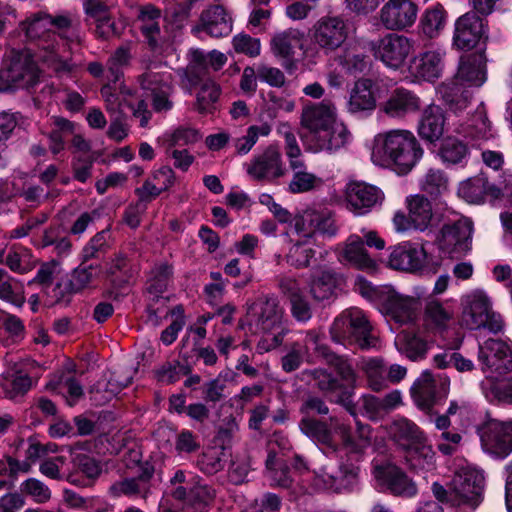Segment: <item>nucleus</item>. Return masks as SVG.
Wrapping results in <instances>:
<instances>
[{"label":"nucleus","mask_w":512,"mask_h":512,"mask_svg":"<svg viewBox=\"0 0 512 512\" xmlns=\"http://www.w3.org/2000/svg\"><path fill=\"white\" fill-rule=\"evenodd\" d=\"M316 238L334 237L337 234L335 219L327 209H306L302 211Z\"/></svg>","instance_id":"c03bdc74"},{"label":"nucleus","mask_w":512,"mask_h":512,"mask_svg":"<svg viewBox=\"0 0 512 512\" xmlns=\"http://www.w3.org/2000/svg\"><path fill=\"white\" fill-rule=\"evenodd\" d=\"M64 19H53L45 14H35L23 22L22 26L26 36L30 39H40V47L43 50L41 58L44 62L53 66L55 71H61L63 63L60 60V41L62 37L56 34L61 29Z\"/></svg>","instance_id":"0eeeda50"},{"label":"nucleus","mask_w":512,"mask_h":512,"mask_svg":"<svg viewBox=\"0 0 512 512\" xmlns=\"http://www.w3.org/2000/svg\"><path fill=\"white\" fill-rule=\"evenodd\" d=\"M426 257L427 254L423 247L404 242L392 249L388 264L395 270L414 272L423 267Z\"/></svg>","instance_id":"c85d7f7f"},{"label":"nucleus","mask_w":512,"mask_h":512,"mask_svg":"<svg viewBox=\"0 0 512 512\" xmlns=\"http://www.w3.org/2000/svg\"><path fill=\"white\" fill-rule=\"evenodd\" d=\"M299 427L326 455L335 454L341 444L350 445V427L338 420L331 419L328 424L307 417L300 421Z\"/></svg>","instance_id":"1a4fd4ad"},{"label":"nucleus","mask_w":512,"mask_h":512,"mask_svg":"<svg viewBox=\"0 0 512 512\" xmlns=\"http://www.w3.org/2000/svg\"><path fill=\"white\" fill-rule=\"evenodd\" d=\"M455 119L451 122L454 133L466 139L474 141H487L497 136V131L489 120L484 102H480L476 108L461 114H453Z\"/></svg>","instance_id":"9b49d317"},{"label":"nucleus","mask_w":512,"mask_h":512,"mask_svg":"<svg viewBox=\"0 0 512 512\" xmlns=\"http://www.w3.org/2000/svg\"><path fill=\"white\" fill-rule=\"evenodd\" d=\"M438 155L441 161L448 167H464L469 159L468 146L454 137H447L441 144Z\"/></svg>","instance_id":"a18cd8bd"},{"label":"nucleus","mask_w":512,"mask_h":512,"mask_svg":"<svg viewBox=\"0 0 512 512\" xmlns=\"http://www.w3.org/2000/svg\"><path fill=\"white\" fill-rule=\"evenodd\" d=\"M496 190L483 175H477L460 183L458 195L468 203H482L487 194L497 195Z\"/></svg>","instance_id":"ea45409f"},{"label":"nucleus","mask_w":512,"mask_h":512,"mask_svg":"<svg viewBox=\"0 0 512 512\" xmlns=\"http://www.w3.org/2000/svg\"><path fill=\"white\" fill-rule=\"evenodd\" d=\"M301 125L307 131L303 143L309 152L329 154L344 148L352 140L347 126L337 120V110L329 101L309 103L302 109Z\"/></svg>","instance_id":"f257e3e1"},{"label":"nucleus","mask_w":512,"mask_h":512,"mask_svg":"<svg viewBox=\"0 0 512 512\" xmlns=\"http://www.w3.org/2000/svg\"><path fill=\"white\" fill-rule=\"evenodd\" d=\"M203 29L212 37H226L232 32L233 21L221 5H212L201 14Z\"/></svg>","instance_id":"473e14b6"},{"label":"nucleus","mask_w":512,"mask_h":512,"mask_svg":"<svg viewBox=\"0 0 512 512\" xmlns=\"http://www.w3.org/2000/svg\"><path fill=\"white\" fill-rule=\"evenodd\" d=\"M422 156L423 149L410 130L392 129L374 137L373 163L381 167L392 166L398 174L410 172Z\"/></svg>","instance_id":"f03ea898"},{"label":"nucleus","mask_w":512,"mask_h":512,"mask_svg":"<svg viewBox=\"0 0 512 512\" xmlns=\"http://www.w3.org/2000/svg\"><path fill=\"white\" fill-rule=\"evenodd\" d=\"M372 86V81L367 78H361L355 82L347 101V111L350 114L371 113L375 109L376 99Z\"/></svg>","instance_id":"7c9ffc66"},{"label":"nucleus","mask_w":512,"mask_h":512,"mask_svg":"<svg viewBox=\"0 0 512 512\" xmlns=\"http://www.w3.org/2000/svg\"><path fill=\"white\" fill-rule=\"evenodd\" d=\"M445 118L442 109L434 104L428 105L422 114L418 134L429 142L437 141L444 133Z\"/></svg>","instance_id":"c9c22d12"},{"label":"nucleus","mask_w":512,"mask_h":512,"mask_svg":"<svg viewBox=\"0 0 512 512\" xmlns=\"http://www.w3.org/2000/svg\"><path fill=\"white\" fill-rule=\"evenodd\" d=\"M316 352L323 357V359L332 365L340 377L347 383L355 381V372L351 363L344 357L338 356L331 352L327 346H317Z\"/></svg>","instance_id":"680f3d73"},{"label":"nucleus","mask_w":512,"mask_h":512,"mask_svg":"<svg viewBox=\"0 0 512 512\" xmlns=\"http://www.w3.org/2000/svg\"><path fill=\"white\" fill-rule=\"evenodd\" d=\"M433 364L439 369L454 367L458 372H469L475 368L472 360L452 350H445L434 355Z\"/></svg>","instance_id":"bf43d9fd"},{"label":"nucleus","mask_w":512,"mask_h":512,"mask_svg":"<svg viewBox=\"0 0 512 512\" xmlns=\"http://www.w3.org/2000/svg\"><path fill=\"white\" fill-rule=\"evenodd\" d=\"M423 106L420 97L406 88H396L382 104L381 110L391 118L404 119L418 113Z\"/></svg>","instance_id":"cd10ccee"},{"label":"nucleus","mask_w":512,"mask_h":512,"mask_svg":"<svg viewBox=\"0 0 512 512\" xmlns=\"http://www.w3.org/2000/svg\"><path fill=\"white\" fill-rule=\"evenodd\" d=\"M32 386L31 378L22 372L8 373L3 376L1 383L6 398L15 400L23 396Z\"/></svg>","instance_id":"4d7b16f0"},{"label":"nucleus","mask_w":512,"mask_h":512,"mask_svg":"<svg viewBox=\"0 0 512 512\" xmlns=\"http://www.w3.org/2000/svg\"><path fill=\"white\" fill-rule=\"evenodd\" d=\"M246 324L253 333H262L257 344L259 353L269 352L280 346L286 334L284 308L275 296H262L247 308Z\"/></svg>","instance_id":"20e7f679"},{"label":"nucleus","mask_w":512,"mask_h":512,"mask_svg":"<svg viewBox=\"0 0 512 512\" xmlns=\"http://www.w3.org/2000/svg\"><path fill=\"white\" fill-rule=\"evenodd\" d=\"M266 470L267 478L271 481L272 486L281 488L291 487L293 479L288 467L284 464L283 459L273 452L268 453Z\"/></svg>","instance_id":"3c124183"},{"label":"nucleus","mask_w":512,"mask_h":512,"mask_svg":"<svg viewBox=\"0 0 512 512\" xmlns=\"http://www.w3.org/2000/svg\"><path fill=\"white\" fill-rule=\"evenodd\" d=\"M347 37L348 27L338 17L321 18L313 28V42L325 54H329L341 47Z\"/></svg>","instance_id":"5701e85b"},{"label":"nucleus","mask_w":512,"mask_h":512,"mask_svg":"<svg viewBox=\"0 0 512 512\" xmlns=\"http://www.w3.org/2000/svg\"><path fill=\"white\" fill-rule=\"evenodd\" d=\"M450 380L438 374L433 376L429 370L423 371L411 386V396L416 405L423 409H429L437 396H446L449 390Z\"/></svg>","instance_id":"4be33fe9"},{"label":"nucleus","mask_w":512,"mask_h":512,"mask_svg":"<svg viewBox=\"0 0 512 512\" xmlns=\"http://www.w3.org/2000/svg\"><path fill=\"white\" fill-rule=\"evenodd\" d=\"M462 326L470 330L487 329L498 333L503 329L501 315L493 310L492 302L484 290H474L462 298Z\"/></svg>","instance_id":"6e6552de"},{"label":"nucleus","mask_w":512,"mask_h":512,"mask_svg":"<svg viewBox=\"0 0 512 512\" xmlns=\"http://www.w3.org/2000/svg\"><path fill=\"white\" fill-rule=\"evenodd\" d=\"M5 264L16 273L25 274L33 268L32 256L26 248L11 249L7 254Z\"/></svg>","instance_id":"774afa93"},{"label":"nucleus","mask_w":512,"mask_h":512,"mask_svg":"<svg viewBox=\"0 0 512 512\" xmlns=\"http://www.w3.org/2000/svg\"><path fill=\"white\" fill-rule=\"evenodd\" d=\"M304 34L296 29H289L277 34L272 39L273 52L282 58L292 59L304 46Z\"/></svg>","instance_id":"a19ab883"},{"label":"nucleus","mask_w":512,"mask_h":512,"mask_svg":"<svg viewBox=\"0 0 512 512\" xmlns=\"http://www.w3.org/2000/svg\"><path fill=\"white\" fill-rule=\"evenodd\" d=\"M227 452L223 446L208 448L200 457V469L206 474H215L222 470L227 461Z\"/></svg>","instance_id":"e2e57ef3"},{"label":"nucleus","mask_w":512,"mask_h":512,"mask_svg":"<svg viewBox=\"0 0 512 512\" xmlns=\"http://www.w3.org/2000/svg\"><path fill=\"white\" fill-rule=\"evenodd\" d=\"M486 80V66L481 54L461 57L454 79L439 89L448 112L461 115L471 106L472 89L481 87Z\"/></svg>","instance_id":"7ed1b4c3"},{"label":"nucleus","mask_w":512,"mask_h":512,"mask_svg":"<svg viewBox=\"0 0 512 512\" xmlns=\"http://www.w3.org/2000/svg\"><path fill=\"white\" fill-rule=\"evenodd\" d=\"M243 168L250 179L265 183H272L286 173L282 154L276 145H269L253 155Z\"/></svg>","instance_id":"f8f14e48"},{"label":"nucleus","mask_w":512,"mask_h":512,"mask_svg":"<svg viewBox=\"0 0 512 512\" xmlns=\"http://www.w3.org/2000/svg\"><path fill=\"white\" fill-rule=\"evenodd\" d=\"M336 286V273L331 269L320 268L314 272L310 283V293L317 301L329 300L333 297Z\"/></svg>","instance_id":"49530a36"},{"label":"nucleus","mask_w":512,"mask_h":512,"mask_svg":"<svg viewBox=\"0 0 512 512\" xmlns=\"http://www.w3.org/2000/svg\"><path fill=\"white\" fill-rule=\"evenodd\" d=\"M289 247L285 255L287 263L295 268H307L315 257V243L293 238L289 232L285 234Z\"/></svg>","instance_id":"37998d69"},{"label":"nucleus","mask_w":512,"mask_h":512,"mask_svg":"<svg viewBox=\"0 0 512 512\" xmlns=\"http://www.w3.org/2000/svg\"><path fill=\"white\" fill-rule=\"evenodd\" d=\"M421 189L427 194L437 197L448 190V179L439 169H429L420 182Z\"/></svg>","instance_id":"69168bd1"},{"label":"nucleus","mask_w":512,"mask_h":512,"mask_svg":"<svg viewBox=\"0 0 512 512\" xmlns=\"http://www.w3.org/2000/svg\"><path fill=\"white\" fill-rule=\"evenodd\" d=\"M137 81L143 90L150 92L156 113H166L173 108L170 98L173 91L171 73L147 71L138 76Z\"/></svg>","instance_id":"6ab92c4d"},{"label":"nucleus","mask_w":512,"mask_h":512,"mask_svg":"<svg viewBox=\"0 0 512 512\" xmlns=\"http://www.w3.org/2000/svg\"><path fill=\"white\" fill-rule=\"evenodd\" d=\"M271 132V126L267 123L248 127L245 135L234 140V147L239 155H246L257 143L259 137H267Z\"/></svg>","instance_id":"052dcab7"},{"label":"nucleus","mask_w":512,"mask_h":512,"mask_svg":"<svg viewBox=\"0 0 512 512\" xmlns=\"http://www.w3.org/2000/svg\"><path fill=\"white\" fill-rule=\"evenodd\" d=\"M372 475L380 490L406 498L414 497L418 493L416 484L389 460L375 458L372 461Z\"/></svg>","instance_id":"9d476101"},{"label":"nucleus","mask_w":512,"mask_h":512,"mask_svg":"<svg viewBox=\"0 0 512 512\" xmlns=\"http://www.w3.org/2000/svg\"><path fill=\"white\" fill-rule=\"evenodd\" d=\"M2 327L5 337L2 339V345L9 347L21 344L26 338V326L24 321L11 313H4Z\"/></svg>","instance_id":"5fc2aeb1"},{"label":"nucleus","mask_w":512,"mask_h":512,"mask_svg":"<svg viewBox=\"0 0 512 512\" xmlns=\"http://www.w3.org/2000/svg\"><path fill=\"white\" fill-rule=\"evenodd\" d=\"M63 281L64 273L61 263L51 261L40 267L35 278L29 284H39L46 296L47 305L53 306L64 297Z\"/></svg>","instance_id":"a878e982"},{"label":"nucleus","mask_w":512,"mask_h":512,"mask_svg":"<svg viewBox=\"0 0 512 512\" xmlns=\"http://www.w3.org/2000/svg\"><path fill=\"white\" fill-rule=\"evenodd\" d=\"M172 496L192 506L195 512H204L206 506L213 500L215 492L211 487L202 484L198 477L197 482L191 486L176 487Z\"/></svg>","instance_id":"2f4dec72"},{"label":"nucleus","mask_w":512,"mask_h":512,"mask_svg":"<svg viewBox=\"0 0 512 512\" xmlns=\"http://www.w3.org/2000/svg\"><path fill=\"white\" fill-rule=\"evenodd\" d=\"M153 476V470L146 468L138 477L127 478L115 482L110 487V493L114 497L142 495L146 497L149 493V481Z\"/></svg>","instance_id":"79ce46f5"},{"label":"nucleus","mask_w":512,"mask_h":512,"mask_svg":"<svg viewBox=\"0 0 512 512\" xmlns=\"http://www.w3.org/2000/svg\"><path fill=\"white\" fill-rule=\"evenodd\" d=\"M344 196L347 209L356 216L368 214L384 200V194L378 187L360 181L347 183Z\"/></svg>","instance_id":"aec40b11"},{"label":"nucleus","mask_w":512,"mask_h":512,"mask_svg":"<svg viewBox=\"0 0 512 512\" xmlns=\"http://www.w3.org/2000/svg\"><path fill=\"white\" fill-rule=\"evenodd\" d=\"M478 360L484 373L490 377L503 376L512 371V344L488 339L478 347Z\"/></svg>","instance_id":"dca6fc26"},{"label":"nucleus","mask_w":512,"mask_h":512,"mask_svg":"<svg viewBox=\"0 0 512 512\" xmlns=\"http://www.w3.org/2000/svg\"><path fill=\"white\" fill-rule=\"evenodd\" d=\"M382 304L379 311L390 316L395 322L404 325L413 323L419 314L421 303L418 297L401 294L389 287L380 294Z\"/></svg>","instance_id":"a211bd4d"},{"label":"nucleus","mask_w":512,"mask_h":512,"mask_svg":"<svg viewBox=\"0 0 512 512\" xmlns=\"http://www.w3.org/2000/svg\"><path fill=\"white\" fill-rule=\"evenodd\" d=\"M361 369L365 373L368 385L373 391L379 392L387 387L386 369L381 358L363 359Z\"/></svg>","instance_id":"6e6d98bb"},{"label":"nucleus","mask_w":512,"mask_h":512,"mask_svg":"<svg viewBox=\"0 0 512 512\" xmlns=\"http://www.w3.org/2000/svg\"><path fill=\"white\" fill-rule=\"evenodd\" d=\"M453 317V312L446 309L437 300H430L425 308V320L429 326L443 330Z\"/></svg>","instance_id":"0e129e2a"},{"label":"nucleus","mask_w":512,"mask_h":512,"mask_svg":"<svg viewBox=\"0 0 512 512\" xmlns=\"http://www.w3.org/2000/svg\"><path fill=\"white\" fill-rule=\"evenodd\" d=\"M293 177L289 183L292 193H304L319 188L323 180L317 175L307 171L306 164L301 160V168H291Z\"/></svg>","instance_id":"13d9d810"},{"label":"nucleus","mask_w":512,"mask_h":512,"mask_svg":"<svg viewBox=\"0 0 512 512\" xmlns=\"http://www.w3.org/2000/svg\"><path fill=\"white\" fill-rule=\"evenodd\" d=\"M484 481L482 471L471 466H463L456 471L452 485L464 504L475 509L483 498Z\"/></svg>","instance_id":"b1692460"},{"label":"nucleus","mask_w":512,"mask_h":512,"mask_svg":"<svg viewBox=\"0 0 512 512\" xmlns=\"http://www.w3.org/2000/svg\"><path fill=\"white\" fill-rule=\"evenodd\" d=\"M4 65L0 77L14 87H29L37 83L39 70L28 51H12Z\"/></svg>","instance_id":"f3484780"},{"label":"nucleus","mask_w":512,"mask_h":512,"mask_svg":"<svg viewBox=\"0 0 512 512\" xmlns=\"http://www.w3.org/2000/svg\"><path fill=\"white\" fill-rule=\"evenodd\" d=\"M226 62V55L220 51L212 50L209 53H204L203 51L197 50L193 53V62L188 69L187 78L190 83L196 84L202 70H206L210 67L214 71H218L226 64Z\"/></svg>","instance_id":"4c0bfd02"},{"label":"nucleus","mask_w":512,"mask_h":512,"mask_svg":"<svg viewBox=\"0 0 512 512\" xmlns=\"http://www.w3.org/2000/svg\"><path fill=\"white\" fill-rule=\"evenodd\" d=\"M397 351L412 361H419L426 357L429 350L428 342L419 335L402 331L394 341Z\"/></svg>","instance_id":"58836bf2"},{"label":"nucleus","mask_w":512,"mask_h":512,"mask_svg":"<svg viewBox=\"0 0 512 512\" xmlns=\"http://www.w3.org/2000/svg\"><path fill=\"white\" fill-rule=\"evenodd\" d=\"M162 14L160 9L151 4L143 5L138 10L139 29L151 47H156L161 39Z\"/></svg>","instance_id":"72a5a7b5"},{"label":"nucleus","mask_w":512,"mask_h":512,"mask_svg":"<svg viewBox=\"0 0 512 512\" xmlns=\"http://www.w3.org/2000/svg\"><path fill=\"white\" fill-rule=\"evenodd\" d=\"M132 44L127 43L118 47L109 57L106 63V79L117 84L124 76L123 68L130 64L132 59Z\"/></svg>","instance_id":"8fccbe9b"},{"label":"nucleus","mask_w":512,"mask_h":512,"mask_svg":"<svg viewBox=\"0 0 512 512\" xmlns=\"http://www.w3.org/2000/svg\"><path fill=\"white\" fill-rule=\"evenodd\" d=\"M0 299L21 308L26 302L24 287L6 270L0 268Z\"/></svg>","instance_id":"09e8293b"},{"label":"nucleus","mask_w":512,"mask_h":512,"mask_svg":"<svg viewBox=\"0 0 512 512\" xmlns=\"http://www.w3.org/2000/svg\"><path fill=\"white\" fill-rule=\"evenodd\" d=\"M163 138L168 143L169 149H171L176 146L194 144L200 140L201 135L197 129L179 126L174 130L165 132Z\"/></svg>","instance_id":"338daca9"},{"label":"nucleus","mask_w":512,"mask_h":512,"mask_svg":"<svg viewBox=\"0 0 512 512\" xmlns=\"http://www.w3.org/2000/svg\"><path fill=\"white\" fill-rule=\"evenodd\" d=\"M375 59L381 61L387 68L400 69L408 56L414 50V41L404 35L389 33L371 43Z\"/></svg>","instance_id":"4468645a"},{"label":"nucleus","mask_w":512,"mask_h":512,"mask_svg":"<svg viewBox=\"0 0 512 512\" xmlns=\"http://www.w3.org/2000/svg\"><path fill=\"white\" fill-rule=\"evenodd\" d=\"M446 23V13L442 6L435 5L424 11L420 18L419 27L428 38L439 35Z\"/></svg>","instance_id":"603ef678"},{"label":"nucleus","mask_w":512,"mask_h":512,"mask_svg":"<svg viewBox=\"0 0 512 512\" xmlns=\"http://www.w3.org/2000/svg\"><path fill=\"white\" fill-rule=\"evenodd\" d=\"M388 434L404 453L406 463L414 470H430L435 452L420 427L408 418L397 416L388 426Z\"/></svg>","instance_id":"39448f33"},{"label":"nucleus","mask_w":512,"mask_h":512,"mask_svg":"<svg viewBox=\"0 0 512 512\" xmlns=\"http://www.w3.org/2000/svg\"><path fill=\"white\" fill-rule=\"evenodd\" d=\"M172 273V267L167 263L156 265L151 271L147 285L150 298L147 311L148 320L153 325H158L159 321L168 315L167 298L162 294L168 287Z\"/></svg>","instance_id":"2eb2a0df"},{"label":"nucleus","mask_w":512,"mask_h":512,"mask_svg":"<svg viewBox=\"0 0 512 512\" xmlns=\"http://www.w3.org/2000/svg\"><path fill=\"white\" fill-rule=\"evenodd\" d=\"M371 330V324L364 312L359 308L351 307L334 319L330 334L336 343L356 344L361 349H369L377 344V338L372 335Z\"/></svg>","instance_id":"423d86ee"},{"label":"nucleus","mask_w":512,"mask_h":512,"mask_svg":"<svg viewBox=\"0 0 512 512\" xmlns=\"http://www.w3.org/2000/svg\"><path fill=\"white\" fill-rule=\"evenodd\" d=\"M443 53L427 51L414 57L410 64V72L416 77L427 81L438 78L442 71Z\"/></svg>","instance_id":"e433bc0d"},{"label":"nucleus","mask_w":512,"mask_h":512,"mask_svg":"<svg viewBox=\"0 0 512 512\" xmlns=\"http://www.w3.org/2000/svg\"><path fill=\"white\" fill-rule=\"evenodd\" d=\"M175 180L176 175L173 169L169 166H161L152 171L151 178L146 179L135 193L141 201H150L170 189Z\"/></svg>","instance_id":"c756f323"},{"label":"nucleus","mask_w":512,"mask_h":512,"mask_svg":"<svg viewBox=\"0 0 512 512\" xmlns=\"http://www.w3.org/2000/svg\"><path fill=\"white\" fill-rule=\"evenodd\" d=\"M487 438L497 456L507 457L512 451V420H491L488 424Z\"/></svg>","instance_id":"f704fd0d"},{"label":"nucleus","mask_w":512,"mask_h":512,"mask_svg":"<svg viewBox=\"0 0 512 512\" xmlns=\"http://www.w3.org/2000/svg\"><path fill=\"white\" fill-rule=\"evenodd\" d=\"M485 36L484 20L475 12H467L455 21L452 44L458 50H471Z\"/></svg>","instance_id":"393cba45"},{"label":"nucleus","mask_w":512,"mask_h":512,"mask_svg":"<svg viewBox=\"0 0 512 512\" xmlns=\"http://www.w3.org/2000/svg\"><path fill=\"white\" fill-rule=\"evenodd\" d=\"M335 251L339 262L344 265H350L367 272L373 271L376 268V262L364 248L360 235H350L345 242L337 245Z\"/></svg>","instance_id":"bb28decb"},{"label":"nucleus","mask_w":512,"mask_h":512,"mask_svg":"<svg viewBox=\"0 0 512 512\" xmlns=\"http://www.w3.org/2000/svg\"><path fill=\"white\" fill-rule=\"evenodd\" d=\"M409 219L411 225L419 231H425L433 220L432 207L424 196L416 195L408 201Z\"/></svg>","instance_id":"de8ad7c7"},{"label":"nucleus","mask_w":512,"mask_h":512,"mask_svg":"<svg viewBox=\"0 0 512 512\" xmlns=\"http://www.w3.org/2000/svg\"><path fill=\"white\" fill-rule=\"evenodd\" d=\"M418 6L412 0H387L379 12L380 23L387 30L404 31L414 25Z\"/></svg>","instance_id":"412c9836"},{"label":"nucleus","mask_w":512,"mask_h":512,"mask_svg":"<svg viewBox=\"0 0 512 512\" xmlns=\"http://www.w3.org/2000/svg\"><path fill=\"white\" fill-rule=\"evenodd\" d=\"M441 252L451 259H460L471 250L472 222L460 218L453 223H446L437 238Z\"/></svg>","instance_id":"ddd939ff"},{"label":"nucleus","mask_w":512,"mask_h":512,"mask_svg":"<svg viewBox=\"0 0 512 512\" xmlns=\"http://www.w3.org/2000/svg\"><path fill=\"white\" fill-rule=\"evenodd\" d=\"M197 84H200V89L197 93L196 109L200 113L211 112L220 96V87L210 78L202 79L201 75L195 85Z\"/></svg>","instance_id":"864d4df0"}]
</instances>
